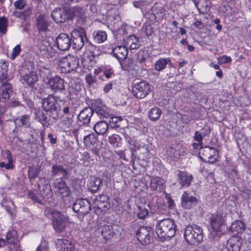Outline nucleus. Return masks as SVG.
I'll list each match as a JSON object with an SVG mask.
<instances>
[{"label":"nucleus","mask_w":251,"mask_h":251,"mask_svg":"<svg viewBox=\"0 0 251 251\" xmlns=\"http://www.w3.org/2000/svg\"><path fill=\"white\" fill-rule=\"evenodd\" d=\"M35 119L39 122L43 126H47V117L42 111H38L36 112Z\"/></svg>","instance_id":"de8ad7c7"},{"label":"nucleus","mask_w":251,"mask_h":251,"mask_svg":"<svg viewBox=\"0 0 251 251\" xmlns=\"http://www.w3.org/2000/svg\"><path fill=\"white\" fill-rule=\"evenodd\" d=\"M0 68L2 72H7L8 68V62L4 60H0Z\"/></svg>","instance_id":"0e129e2a"},{"label":"nucleus","mask_w":251,"mask_h":251,"mask_svg":"<svg viewBox=\"0 0 251 251\" xmlns=\"http://www.w3.org/2000/svg\"><path fill=\"white\" fill-rule=\"evenodd\" d=\"M108 124L104 121L98 122L94 126V129L98 134H103L108 130Z\"/></svg>","instance_id":"473e14b6"},{"label":"nucleus","mask_w":251,"mask_h":251,"mask_svg":"<svg viewBox=\"0 0 251 251\" xmlns=\"http://www.w3.org/2000/svg\"><path fill=\"white\" fill-rule=\"evenodd\" d=\"M133 95L138 99H143L151 91V86L146 81L135 82L132 87Z\"/></svg>","instance_id":"423d86ee"},{"label":"nucleus","mask_w":251,"mask_h":251,"mask_svg":"<svg viewBox=\"0 0 251 251\" xmlns=\"http://www.w3.org/2000/svg\"><path fill=\"white\" fill-rule=\"evenodd\" d=\"M165 182L159 177H152L150 182V187L152 191L161 192L164 188Z\"/></svg>","instance_id":"c85d7f7f"},{"label":"nucleus","mask_w":251,"mask_h":251,"mask_svg":"<svg viewBox=\"0 0 251 251\" xmlns=\"http://www.w3.org/2000/svg\"><path fill=\"white\" fill-rule=\"evenodd\" d=\"M36 251H48V244L46 242H41Z\"/></svg>","instance_id":"680f3d73"},{"label":"nucleus","mask_w":251,"mask_h":251,"mask_svg":"<svg viewBox=\"0 0 251 251\" xmlns=\"http://www.w3.org/2000/svg\"><path fill=\"white\" fill-rule=\"evenodd\" d=\"M93 37L96 42L101 43L106 40L107 34L105 31L99 30L93 32Z\"/></svg>","instance_id":"79ce46f5"},{"label":"nucleus","mask_w":251,"mask_h":251,"mask_svg":"<svg viewBox=\"0 0 251 251\" xmlns=\"http://www.w3.org/2000/svg\"><path fill=\"white\" fill-rule=\"evenodd\" d=\"M176 176L178 178L179 183L182 187H188L190 185L193 177L191 175L185 172L177 171Z\"/></svg>","instance_id":"b1692460"},{"label":"nucleus","mask_w":251,"mask_h":251,"mask_svg":"<svg viewBox=\"0 0 251 251\" xmlns=\"http://www.w3.org/2000/svg\"><path fill=\"white\" fill-rule=\"evenodd\" d=\"M57 48L61 50H67L71 46V39L68 35L60 33L56 38L55 41Z\"/></svg>","instance_id":"ddd939ff"},{"label":"nucleus","mask_w":251,"mask_h":251,"mask_svg":"<svg viewBox=\"0 0 251 251\" xmlns=\"http://www.w3.org/2000/svg\"><path fill=\"white\" fill-rule=\"evenodd\" d=\"M21 51V47L19 45H16L13 49L11 59L13 60L19 55Z\"/></svg>","instance_id":"13d9d810"},{"label":"nucleus","mask_w":251,"mask_h":251,"mask_svg":"<svg viewBox=\"0 0 251 251\" xmlns=\"http://www.w3.org/2000/svg\"><path fill=\"white\" fill-rule=\"evenodd\" d=\"M51 172L53 176L62 177H66L68 174L66 170L62 166L56 164L52 166Z\"/></svg>","instance_id":"f704fd0d"},{"label":"nucleus","mask_w":251,"mask_h":251,"mask_svg":"<svg viewBox=\"0 0 251 251\" xmlns=\"http://www.w3.org/2000/svg\"><path fill=\"white\" fill-rule=\"evenodd\" d=\"M64 80L58 76H55L50 77L48 82L50 89L52 91L57 92H62L65 90Z\"/></svg>","instance_id":"f8f14e48"},{"label":"nucleus","mask_w":251,"mask_h":251,"mask_svg":"<svg viewBox=\"0 0 251 251\" xmlns=\"http://www.w3.org/2000/svg\"><path fill=\"white\" fill-rule=\"evenodd\" d=\"M122 70L128 71L133 76H137L138 71L140 69V65L137 64L134 59L128 58L124 62L120 63Z\"/></svg>","instance_id":"9d476101"},{"label":"nucleus","mask_w":251,"mask_h":251,"mask_svg":"<svg viewBox=\"0 0 251 251\" xmlns=\"http://www.w3.org/2000/svg\"><path fill=\"white\" fill-rule=\"evenodd\" d=\"M102 180L100 178H93L90 180L88 186L90 191L93 193L97 192L100 188Z\"/></svg>","instance_id":"72a5a7b5"},{"label":"nucleus","mask_w":251,"mask_h":251,"mask_svg":"<svg viewBox=\"0 0 251 251\" xmlns=\"http://www.w3.org/2000/svg\"><path fill=\"white\" fill-rule=\"evenodd\" d=\"M57 98L53 95H50L42 101L43 109L46 111H56V104Z\"/></svg>","instance_id":"2eb2a0df"},{"label":"nucleus","mask_w":251,"mask_h":251,"mask_svg":"<svg viewBox=\"0 0 251 251\" xmlns=\"http://www.w3.org/2000/svg\"><path fill=\"white\" fill-rule=\"evenodd\" d=\"M7 77V72H2L0 76V80L2 83L1 87V93L0 95V100L1 101L5 102L8 100L10 97V93L12 91L11 84L6 80Z\"/></svg>","instance_id":"6e6552de"},{"label":"nucleus","mask_w":251,"mask_h":251,"mask_svg":"<svg viewBox=\"0 0 251 251\" xmlns=\"http://www.w3.org/2000/svg\"><path fill=\"white\" fill-rule=\"evenodd\" d=\"M79 65L76 56L69 55L60 59L58 67L62 73L66 74L75 70Z\"/></svg>","instance_id":"39448f33"},{"label":"nucleus","mask_w":251,"mask_h":251,"mask_svg":"<svg viewBox=\"0 0 251 251\" xmlns=\"http://www.w3.org/2000/svg\"><path fill=\"white\" fill-rule=\"evenodd\" d=\"M168 64H172L170 58H161L155 62L154 69L156 71L160 72L165 69Z\"/></svg>","instance_id":"2f4dec72"},{"label":"nucleus","mask_w":251,"mask_h":251,"mask_svg":"<svg viewBox=\"0 0 251 251\" xmlns=\"http://www.w3.org/2000/svg\"><path fill=\"white\" fill-rule=\"evenodd\" d=\"M137 240L143 245H147L151 242V236L147 227H141L136 232Z\"/></svg>","instance_id":"f3484780"},{"label":"nucleus","mask_w":251,"mask_h":251,"mask_svg":"<svg viewBox=\"0 0 251 251\" xmlns=\"http://www.w3.org/2000/svg\"><path fill=\"white\" fill-rule=\"evenodd\" d=\"M214 148H210V147H205L202 151V155H204L205 157H207L208 158V161L210 163H213L216 162V159L215 158L213 157V156L210 154V152L211 150H214Z\"/></svg>","instance_id":"c03bdc74"},{"label":"nucleus","mask_w":251,"mask_h":251,"mask_svg":"<svg viewBox=\"0 0 251 251\" xmlns=\"http://www.w3.org/2000/svg\"><path fill=\"white\" fill-rule=\"evenodd\" d=\"M195 6L200 13H207L211 7V1L209 0H193Z\"/></svg>","instance_id":"393cba45"},{"label":"nucleus","mask_w":251,"mask_h":251,"mask_svg":"<svg viewBox=\"0 0 251 251\" xmlns=\"http://www.w3.org/2000/svg\"><path fill=\"white\" fill-rule=\"evenodd\" d=\"M112 52L113 55L118 59L120 63L126 59L128 54V50L123 45V46H118L114 48Z\"/></svg>","instance_id":"aec40b11"},{"label":"nucleus","mask_w":251,"mask_h":251,"mask_svg":"<svg viewBox=\"0 0 251 251\" xmlns=\"http://www.w3.org/2000/svg\"><path fill=\"white\" fill-rule=\"evenodd\" d=\"M181 206L185 209H190L194 207L198 203L197 198L190 193L185 191L181 197Z\"/></svg>","instance_id":"9b49d317"},{"label":"nucleus","mask_w":251,"mask_h":251,"mask_svg":"<svg viewBox=\"0 0 251 251\" xmlns=\"http://www.w3.org/2000/svg\"><path fill=\"white\" fill-rule=\"evenodd\" d=\"M6 242L10 244L12 247H14L15 245H18V239L17 231L12 230L7 232L6 236Z\"/></svg>","instance_id":"7c9ffc66"},{"label":"nucleus","mask_w":251,"mask_h":251,"mask_svg":"<svg viewBox=\"0 0 251 251\" xmlns=\"http://www.w3.org/2000/svg\"><path fill=\"white\" fill-rule=\"evenodd\" d=\"M209 221L212 233L211 235L217 234L218 236L223 234L226 227L225 216L223 213L217 212L212 214L209 218Z\"/></svg>","instance_id":"20e7f679"},{"label":"nucleus","mask_w":251,"mask_h":251,"mask_svg":"<svg viewBox=\"0 0 251 251\" xmlns=\"http://www.w3.org/2000/svg\"><path fill=\"white\" fill-rule=\"evenodd\" d=\"M53 185L56 192L62 197H66L70 195V189L62 179H56L54 181Z\"/></svg>","instance_id":"dca6fc26"},{"label":"nucleus","mask_w":251,"mask_h":251,"mask_svg":"<svg viewBox=\"0 0 251 251\" xmlns=\"http://www.w3.org/2000/svg\"><path fill=\"white\" fill-rule=\"evenodd\" d=\"M51 17L57 23H63L65 21V16L61 9L54 10L52 12Z\"/></svg>","instance_id":"e433bc0d"},{"label":"nucleus","mask_w":251,"mask_h":251,"mask_svg":"<svg viewBox=\"0 0 251 251\" xmlns=\"http://www.w3.org/2000/svg\"><path fill=\"white\" fill-rule=\"evenodd\" d=\"M184 238L190 244L198 245L203 240V233L202 228L196 225L186 227Z\"/></svg>","instance_id":"7ed1b4c3"},{"label":"nucleus","mask_w":251,"mask_h":251,"mask_svg":"<svg viewBox=\"0 0 251 251\" xmlns=\"http://www.w3.org/2000/svg\"><path fill=\"white\" fill-rule=\"evenodd\" d=\"M73 209L78 214L83 216L89 212L91 209L90 203L86 199H78L74 202Z\"/></svg>","instance_id":"1a4fd4ad"},{"label":"nucleus","mask_w":251,"mask_h":251,"mask_svg":"<svg viewBox=\"0 0 251 251\" xmlns=\"http://www.w3.org/2000/svg\"><path fill=\"white\" fill-rule=\"evenodd\" d=\"M121 138L117 134H113L108 137L109 142L114 147H119L120 146Z\"/></svg>","instance_id":"09e8293b"},{"label":"nucleus","mask_w":251,"mask_h":251,"mask_svg":"<svg viewBox=\"0 0 251 251\" xmlns=\"http://www.w3.org/2000/svg\"><path fill=\"white\" fill-rule=\"evenodd\" d=\"M221 9L222 11L225 13L226 15H230L233 11V4L232 2L224 3Z\"/></svg>","instance_id":"3c124183"},{"label":"nucleus","mask_w":251,"mask_h":251,"mask_svg":"<svg viewBox=\"0 0 251 251\" xmlns=\"http://www.w3.org/2000/svg\"><path fill=\"white\" fill-rule=\"evenodd\" d=\"M93 114L94 111L92 108L85 107L80 112L77 118L82 125L87 126L90 123L91 118Z\"/></svg>","instance_id":"a211bd4d"},{"label":"nucleus","mask_w":251,"mask_h":251,"mask_svg":"<svg viewBox=\"0 0 251 251\" xmlns=\"http://www.w3.org/2000/svg\"><path fill=\"white\" fill-rule=\"evenodd\" d=\"M40 49L42 50H46L48 51L50 50L51 49V47L49 45V44L47 42L44 41L43 42V45H42L40 47Z\"/></svg>","instance_id":"338daca9"},{"label":"nucleus","mask_w":251,"mask_h":251,"mask_svg":"<svg viewBox=\"0 0 251 251\" xmlns=\"http://www.w3.org/2000/svg\"><path fill=\"white\" fill-rule=\"evenodd\" d=\"M176 232V224L172 219H163L159 221L156 224V233L157 236L162 241L173 237L175 235Z\"/></svg>","instance_id":"f257e3e1"},{"label":"nucleus","mask_w":251,"mask_h":251,"mask_svg":"<svg viewBox=\"0 0 251 251\" xmlns=\"http://www.w3.org/2000/svg\"><path fill=\"white\" fill-rule=\"evenodd\" d=\"M123 45L128 50H135L140 46L139 39L135 35H132L124 39Z\"/></svg>","instance_id":"412c9836"},{"label":"nucleus","mask_w":251,"mask_h":251,"mask_svg":"<svg viewBox=\"0 0 251 251\" xmlns=\"http://www.w3.org/2000/svg\"><path fill=\"white\" fill-rule=\"evenodd\" d=\"M104 74L107 78H109L113 75V71L110 69H106L104 71Z\"/></svg>","instance_id":"774afa93"},{"label":"nucleus","mask_w":251,"mask_h":251,"mask_svg":"<svg viewBox=\"0 0 251 251\" xmlns=\"http://www.w3.org/2000/svg\"><path fill=\"white\" fill-rule=\"evenodd\" d=\"M30 119L29 116H24L21 118H17L15 120V124L19 126H24L25 127H29L30 124Z\"/></svg>","instance_id":"a19ab883"},{"label":"nucleus","mask_w":251,"mask_h":251,"mask_svg":"<svg viewBox=\"0 0 251 251\" xmlns=\"http://www.w3.org/2000/svg\"><path fill=\"white\" fill-rule=\"evenodd\" d=\"M44 214L52 220L53 228L56 232H61L65 229L68 219L60 212L50 207H46L44 210Z\"/></svg>","instance_id":"f03ea898"},{"label":"nucleus","mask_w":251,"mask_h":251,"mask_svg":"<svg viewBox=\"0 0 251 251\" xmlns=\"http://www.w3.org/2000/svg\"><path fill=\"white\" fill-rule=\"evenodd\" d=\"M141 150L142 152L139 155V159L144 161H148L151 157L148 148L144 146H142Z\"/></svg>","instance_id":"49530a36"},{"label":"nucleus","mask_w":251,"mask_h":251,"mask_svg":"<svg viewBox=\"0 0 251 251\" xmlns=\"http://www.w3.org/2000/svg\"><path fill=\"white\" fill-rule=\"evenodd\" d=\"M230 230L237 233L242 232L245 229V224L241 221H236L232 223L230 226Z\"/></svg>","instance_id":"58836bf2"},{"label":"nucleus","mask_w":251,"mask_h":251,"mask_svg":"<svg viewBox=\"0 0 251 251\" xmlns=\"http://www.w3.org/2000/svg\"><path fill=\"white\" fill-rule=\"evenodd\" d=\"M8 21L5 17L0 18V32L4 34L7 31Z\"/></svg>","instance_id":"603ef678"},{"label":"nucleus","mask_w":251,"mask_h":251,"mask_svg":"<svg viewBox=\"0 0 251 251\" xmlns=\"http://www.w3.org/2000/svg\"><path fill=\"white\" fill-rule=\"evenodd\" d=\"M108 204L109 199L105 195H100L96 197L93 201V205L94 207L100 210L107 208Z\"/></svg>","instance_id":"5701e85b"},{"label":"nucleus","mask_w":251,"mask_h":251,"mask_svg":"<svg viewBox=\"0 0 251 251\" xmlns=\"http://www.w3.org/2000/svg\"><path fill=\"white\" fill-rule=\"evenodd\" d=\"M92 109L97 115L101 118H107L109 115L108 108L101 103L100 100H96L92 104Z\"/></svg>","instance_id":"4468645a"},{"label":"nucleus","mask_w":251,"mask_h":251,"mask_svg":"<svg viewBox=\"0 0 251 251\" xmlns=\"http://www.w3.org/2000/svg\"><path fill=\"white\" fill-rule=\"evenodd\" d=\"M101 233L104 239H108L114 234L112 226L103 225L101 227Z\"/></svg>","instance_id":"ea45409f"},{"label":"nucleus","mask_w":251,"mask_h":251,"mask_svg":"<svg viewBox=\"0 0 251 251\" xmlns=\"http://www.w3.org/2000/svg\"><path fill=\"white\" fill-rule=\"evenodd\" d=\"M96 141L97 137L94 134H90L84 138V143L88 147L94 145Z\"/></svg>","instance_id":"37998d69"},{"label":"nucleus","mask_w":251,"mask_h":251,"mask_svg":"<svg viewBox=\"0 0 251 251\" xmlns=\"http://www.w3.org/2000/svg\"><path fill=\"white\" fill-rule=\"evenodd\" d=\"M55 243L57 248L61 251H73L75 250L74 244L68 240L57 239Z\"/></svg>","instance_id":"a878e982"},{"label":"nucleus","mask_w":251,"mask_h":251,"mask_svg":"<svg viewBox=\"0 0 251 251\" xmlns=\"http://www.w3.org/2000/svg\"><path fill=\"white\" fill-rule=\"evenodd\" d=\"M50 25L47 17L43 15H40L36 19V26L39 32L46 31Z\"/></svg>","instance_id":"bb28decb"},{"label":"nucleus","mask_w":251,"mask_h":251,"mask_svg":"<svg viewBox=\"0 0 251 251\" xmlns=\"http://www.w3.org/2000/svg\"><path fill=\"white\" fill-rule=\"evenodd\" d=\"M200 132L203 137H204L210 134V129L208 126H204L201 129Z\"/></svg>","instance_id":"69168bd1"},{"label":"nucleus","mask_w":251,"mask_h":251,"mask_svg":"<svg viewBox=\"0 0 251 251\" xmlns=\"http://www.w3.org/2000/svg\"><path fill=\"white\" fill-rule=\"evenodd\" d=\"M85 79L89 85L94 83L96 81V77L91 74L86 75Z\"/></svg>","instance_id":"bf43d9fd"},{"label":"nucleus","mask_w":251,"mask_h":251,"mask_svg":"<svg viewBox=\"0 0 251 251\" xmlns=\"http://www.w3.org/2000/svg\"><path fill=\"white\" fill-rule=\"evenodd\" d=\"M241 242L238 237H232L227 243L226 248L228 251H239Z\"/></svg>","instance_id":"c756f323"},{"label":"nucleus","mask_w":251,"mask_h":251,"mask_svg":"<svg viewBox=\"0 0 251 251\" xmlns=\"http://www.w3.org/2000/svg\"><path fill=\"white\" fill-rule=\"evenodd\" d=\"M193 139L194 140L198 142L202 143L203 136L199 131H196L195 132V134L193 137Z\"/></svg>","instance_id":"e2e57ef3"},{"label":"nucleus","mask_w":251,"mask_h":251,"mask_svg":"<svg viewBox=\"0 0 251 251\" xmlns=\"http://www.w3.org/2000/svg\"><path fill=\"white\" fill-rule=\"evenodd\" d=\"M218 63L220 64L228 63L231 61L232 59L230 56L226 55H223L218 58Z\"/></svg>","instance_id":"6e6d98bb"},{"label":"nucleus","mask_w":251,"mask_h":251,"mask_svg":"<svg viewBox=\"0 0 251 251\" xmlns=\"http://www.w3.org/2000/svg\"><path fill=\"white\" fill-rule=\"evenodd\" d=\"M143 30L147 36L151 35L153 31V28L151 25H145L143 27Z\"/></svg>","instance_id":"4d7b16f0"},{"label":"nucleus","mask_w":251,"mask_h":251,"mask_svg":"<svg viewBox=\"0 0 251 251\" xmlns=\"http://www.w3.org/2000/svg\"><path fill=\"white\" fill-rule=\"evenodd\" d=\"M162 113L160 109L157 107H153L151 108L148 112V116L149 119L152 121L158 120Z\"/></svg>","instance_id":"4c0bfd02"},{"label":"nucleus","mask_w":251,"mask_h":251,"mask_svg":"<svg viewBox=\"0 0 251 251\" xmlns=\"http://www.w3.org/2000/svg\"><path fill=\"white\" fill-rule=\"evenodd\" d=\"M21 81L25 87H30L31 85V72H29L28 74L22 75Z\"/></svg>","instance_id":"a18cd8bd"},{"label":"nucleus","mask_w":251,"mask_h":251,"mask_svg":"<svg viewBox=\"0 0 251 251\" xmlns=\"http://www.w3.org/2000/svg\"><path fill=\"white\" fill-rule=\"evenodd\" d=\"M135 62L140 65V69L143 68L142 64L145 63L146 61V57L144 55V52L139 51L136 55V58L134 59Z\"/></svg>","instance_id":"8fccbe9b"},{"label":"nucleus","mask_w":251,"mask_h":251,"mask_svg":"<svg viewBox=\"0 0 251 251\" xmlns=\"http://www.w3.org/2000/svg\"><path fill=\"white\" fill-rule=\"evenodd\" d=\"M96 55L92 51L85 52L82 60L84 68L88 70H91L96 63Z\"/></svg>","instance_id":"6ab92c4d"},{"label":"nucleus","mask_w":251,"mask_h":251,"mask_svg":"<svg viewBox=\"0 0 251 251\" xmlns=\"http://www.w3.org/2000/svg\"><path fill=\"white\" fill-rule=\"evenodd\" d=\"M1 204L4 207L6 211L11 215L15 214V206L12 201L7 199H3L1 202Z\"/></svg>","instance_id":"c9c22d12"},{"label":"nucleus","mask_w":251,"mask_h":251,"mask_svg":"<svg viewBox=\"0 0 251 251\" xmlns=\"http://www.w3.org/2000/svg\"><path fill=\"white\" fill-rule=\"evenodd\" d=\"M14 4L16 9L21 10L25 8L26 5V1L25 0H18L16 1Z\"/></svg>","instance_id":"5fc2aeb1"},{"label":"nucleus","mask_w":251,"mask_h":251,"mask_svg":"<svg viewBox=\"0 0 251 251\" xmlns=\"http://www.w3.org/2000/svg\"><path fill=\"white\" fill-rule=\"evenodd\" d=\"M2 160L0 161V167L6 170H12L14 167L13 160L11 152L7 150L3 154Z\"/></svg>","instance_id":"4be33fe9"},{"label":"nucleus","mask_w":251,"mask_h":251,"mask_svg":"<svg viewBox=\"0 0 251 251\" xmlns=\"http://www.w3.org/2000/svg\"><path fill=\"white\" fill-rule=\"evenodd\" d=\"M75 124L73 116L65 117L59 123V126L64 131H68L74 127Z\"/></svg>","instance_id":"cd10ccee"},{"label":"nucleus","mask_w":251,"mask_h":251,"mask_svg":"<svg viewBox=\"0 0 251 251\" xmlns=\"http://www.w3.org/2000/svg\"><path fill=\"white\" fill-rule=\"evenodd\" d=\"M129 148H130L131 151H132V154H133L134 152L136 151L137 150H141V148L142 147L139 145V144L137 142L133 140L129 141Z\"/></svg>","instance_id":"864d4df0"},{"label":"nucleus","mask_w":251,"mask_h":251,"mask_svg":"<svg viewBox=\"0 0 251 251\" xmlns=\"http://www.w3.org/2000/svg\"><path fill=\"white\" fill-rule=\"evenodd\" d=\"M73 48L76 50H80L84 46L85 44H87V38L86 37L85 30L82 28L75 29L72 32Z\"/></svg>","instance_id":"0eeeda50"},{"label":"nucleus","mask_w":251,"mask_h":251,"mask_svg":"<svg viewBox=\"0 0 251 251\" xmlns=\"http://www.w3.org/2000/svg\"><path fill=\"white\" fill-rule=\"evenodd\" d=\"M140 210L139 212L138 213V217L139 219H143L146 218L148 214V210L146 208H139Z\"/></svg>","instance_id":"052dcab7"}]
</instances>
